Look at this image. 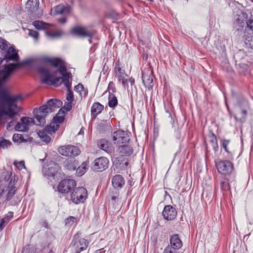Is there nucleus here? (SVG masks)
<instances>
[{
    "mask_svg": "<svg viewBox=\"0 0 253 253\" xmlns=\"http://www.w3.org/2000/svg\"><path fill=\"white\" fill-rule=\"evenodd\" d=\"M11 144V142L6 139H3L0 140V148L3 149L7 148L8 146H10Z\"/></svg>",
    "mask_w": 253,
    "mask_h": 253,
    "instance_id": "43",
    "label": "nucleus"
},
{
    "mask_svg": "<svg viewBox=\"0 0 253 253\" xmlns=\"http://www.w3.org/2000/svg\"><path fill=\"white\" fill-rule=\"evenodd\" d=\"M87 197V191L85 188L83 187L75 188L71 195L72 201L76 204L83 203Z\"/></svg>",
    "mask_w": 253,
    "mask_h": 253,
    "instance_id": "8",
    "label": "nucleus"
},
{
    "mask_svg": "<svg viewBox=\"0 0 253 253\" xmlns=\"http://www.w3.org/2000/svg\"><path fill=\"white\" fill-rule=\"evenodd\" d=\"M112 136L114 143L119 145H121V144H126L129 140V137L126 132L121 129L114 132L112 134Z\"/></svg>",
    "mask_w": 253,
    "mask_h": 253,
    "instance_id": "15",
    "label": "nucleus"
},
{
    "mask_svg": "<svg viewBox=\"0 0 253 253\" xmlns=\"http://www.w3.org/2000/svg\"><path fill=\"white\" fill-rule=\"evenodd\" d=\"M71 33L72 35H76L81 37H89L91 39L94 35L92 31L88 30L86 28L81 27H75L73 28Z\"/></svg>",
    "mask_w": 253,
    "mask_h": 253,
    "instance_id": "17",
    "label": "nucleus"
},
{
    "mask_svg": "<svg viewBox=\"0 0 253 253\" xmlns=\"http://www.w3.org/2000/svg\"><path fill=\"white\" fill-rule=\"evenodd\" d=\"M126 77L127 75L125 74V71L122 70L121 67H118L116 71V77L118 79V81L121 83L124 86L127 84Z\"/></svg>",
    "mask_w": 253,
    "mask_h": 253,
    "instance_id": "23",
    "label": "nucleus"
},
{
    "mask_svg": "<svg viewBox=\"0 0 253 253\" xmlns=\"http://www.w3.org/2000/svg\"><path fill=\"white\" fill-rule=\"evenodd\" d=\"M21 98L20 95L11 96L6 91L0 93V120L4 115L12 119L18 114L15 111L18 108L17 101Z\"/></svg>",
    "mask_w": 253,
    "mask_h": 253,
    "instance_id": "2",
    "label": "nucleus"
},
{
    "mask_svg": "<svg viewBox=\"0 0 253 253\" xmlns=\"http://www.w3.org/2000/svg\"><path fill=\"white\" fill-rule=\"evenodd\" d=\"M70 78H64L62 83H63L66 87L67 91L71 90V83L69 81Z\"/></svg>",
    "mask_w": 253,
    "mask_h": 253,
    "instance_id": "49",
    "label": "nucleus"
},
{
    "mask_svg": "<svg viewBox=\"0 0 253 253\" xmlns=\"http://www.w3.org/2000/svg\"><path fill=\"white\" fill-rule=\"evenodd\" d=\"M129 82L130 83V84H131V85H133V84H134V82H135V81H134V79H133V78H130V79H129Z\"/></svg>",
    "mask_w": 253,
    "mask_h": 253,
    "instance_id": "61",
    "label": "nucleus"
},
{
    "mask_svg": "<svg viewBox=\"0 0 253 253\" xmlns=\"http://www.w3.org/2000/svg\"><path fill=\"white\" fill-rule=\"evenodd\" d=\"M4 53L3 60H5L7 62L11 60L17 61L19 60L18 52L13 46L9 47Z\"/></svg>",
    "mask_w": 253,
    "mask_h": 253,
    "instance_id": "18",
    "label": "nucleus"
},
{
    "mask_svg": "<svg viewBox=\"0 0 253 253\" xmlns=\"http://www.w3.org/2000/svg\"><path fill=\"white\" fill-rule=\"evenodd\" d=\"M239 115H240L241 116L240 118V121L241 122H245L247 115V111L244 109L241 110Z\"/></svg>",
    "mask_w": 253,
    "mask_h": 253,
    "instance_id": "50",
    "label": "nucleus"
},
{
    "mask_svg": "<svg viewBox=\"0 0 253 253\" xmlns=\"http://www.w3.org/2000/svg\"><path fill=\"white\" fill-rule=\"evenodd\" d=\"M125 181L124 177L120 174H116L112 178V184L115 189H121L125 185Z\"/></svg>",
    "mask_w": 253,
    "mask_h": 253,
    "instance_id": "20",
    "label": "nucleus"
},
{
    "mask_svg": "<svg viewBox=\"0 0 253 253\" xmlns=\"http://www.w3.org/2000/svg\"><path fill=\"white\" fill-rule=\"evenodd\" d=\"M65 166L70 170H74L76 169L77 164L75 161H68L65 162Z\"/></svg>",
    "mask_w": 253,
    "mask_h": 253,
    "instance_id": "36",
    "label": "nucleus"
},
{
    "mask_svg": "<svg viewBox=\"0 0 253 253\" xmlns=\"http://www.w3.org/2000/svg\"><path fill=\"white\" fill-rule=\"evenodd\" d=\"M62 102L57 99H51L49 100L46 104L41 106L39 109H34L33 114L35 119L30 117H22L20 121L29 129V126L36 125L41 126L45 125V117L49 113L54 111L55 109L62 106Z\"/></svg>",
    "mask_w": 253,
    "mask_h": 253,
    "instance_id": "1",
    "label": "nucleus"
},
{
    "mask_svg": "<svg viewBox=\"0 0 253 253\" xmlns=\"http://www.w3.org/2000/svg\"><path fill=\"white\" fill-rule=\"evenodd\" d=\"M52 58L48 57H46V56L42 57L41 58V60H42V61L43 63H50V64H51V62L52 61Z\"/></svg>",
    "mask_w": 253,
    "mask_h": 253,
    "instance_id": "56",
    "label": "nucleus"
},
{
    "mask_svg": "<svg viewBox=\"0 0 253 253\" xmlns=\"http://www.w3.org/2000/svg\"><path fill=\"white\" fill-rule=\"evenodd\" d=\"M234 18L233 27L238 35L243 33L245 25L246 29L253 31V16L250 12H244L238 9Z\"/></svg>",
    "mask_w": 253,
    "mask_h": 253,
    "instance_id": "3",
    "label": "nucleus"
},
{
    "mask_svg": "<svg viewBox=\"0 0 253 253\" xmlns=\"http://www.w3.org/2000/svg\"><path fill=\"white\" fill-rule=\"evenodd\" d=\"M82 89H84V85L81 83H79L78 85H76L74 87V90L76 92L79 93L81 91V90H82Z\"/></svg>",
    "mask_w": 253,
    "mask_h": 253,
    "instance_id": "55",
    "label": "nucleus"
},
{
    "mask_svg": "<svg viewBox=\"0 0 253 253\" xmlns=\"http://www.w3.org/2000/svg\"><path fill=\"white\" fill-rule=\"evenodd\" d=\"M13 216V212L12 211H9L3 218L1 219L0 222V231H2L4 228Z\"/></svg>",
    "mask_w": 253,
    "mask_h": 253,
    "instance_id": "26",
    "label": "nucleus"
},
{
    "mask_svg": "<svg viewBox=\"0 0 253 253\" xmlns=\"http://www.w3.org/2000/svg\"><path fill=\"white\" fill-rule=\"evenodd\" d=\"M33 25L37 29H47L49 27V25L45 22L40 21H35L33 22Z\"/></svg>",
    "mask_w": 253,
    "mask_h": 253,
    "instance_id": "32",
    "label": "nucleus"
},
{
    "mask_svg": "<svg viewBox=\"0 0 253 253\" xmlns=\"http://www.w3.org/2000/svg\"><path fill=\"white\" fill-rule=\"evenodd\" d=\"M38 134L42 140L45 143H48L51 140L50 136L44 131H40Z\"/></svg>",
    "mask_w": 253,
    "mask_h": 253,
    "instance_id": "37",
    "label": "nucleus"
},
{
    "mask_svg": "<svg viewBox=\"0 0 253 253\" xmlns=\"http://www.w3.org/2000/svg\"><path fill=\"white\" fill-rule=\"evenodd\" d=\"M104 109V106L99 102H95L93 104L91 108V114L94 116H96L99 114Z\"/></svg>",
    "mask_w": 253,
    "mask_h": 253,
    "instance_id": "27",
    "label": "nucleus"
},
{
    "mask_svg": "<svg viewBox=\"0 0 253 253\" xmlns=\"http://www.w3.org/2000/svg\"><path fill=\"white\" fill-rule=\"evenodd\" d=\"M79 93L81 97H85L87 95L88 90L87 88H85L84 87V89L81 90V91L79 92Z\"/></svg>",
    "mask_w": 253,
    "mask_h": 253,
    "instance_id": "54",
    "label": "nucleus"
},
{
    "mask_svg": "<svg viewBox=\"0 0 253 253\" xmlns=\"http://www.w3.org/2000/svg\"><path fill=\"white\" fill-rule=\"evenodd\" d=\"M142 82L145 86L149 89H152L153 87V78L150 74H147L142 73Z\"/></svg>",
    "mask_w": 253,
    "mask_h": 253,
    "instance_id": "24",
    "label": "nucleus"
},
{
    "mask_svg": "<svg viewBox=\"0 0 253 253\" xmlns=\"http://www.w3.org/2000/svg\"><path fill=\"white\" fill-rule=\"evenodd\" d=\"M220 188L222 191H227L230 189L228 180L226 178H222L220 183Z\"/></svg>",
    "mask_w": 253,
    "mask_h": 253,
    "instance_id": "35",
    "label": "nucleus"
},
{
    "mask_svg": "<svg viewBox=\"0 0 253 253\" xmlns=\"http://www.w3.org/2000/svg\"><path fill=\"white\" fill-rule=\"evenodd\" d=\"M69 219L71 221H74V220L75 219V217L73 216H70V217L68 218L67 220H68Z\"/></svg>",
    "mask_w": 253,
    "mask_h": 253,
    "instance_id": "63",
    "label": "nucleus"
},
{
    "mask_svg": "<svg viewBox=\"0 0 253 253\" xmlns=\"http://www.w3.org/2000/svg\"><path fill=\"white\" fill-rule=\"evenodd\" d=\"M212 138L211 140V142L212 143V146L214 151L216 152L218 149V145L216 139V137L213 133L212 134Z\"/></svg>",
    "mask_w": 253,
    "mask_h": 253,
    "instance_id": "42",
    "label": "nucleus"
},
{
    "mask_svg": "<svg viewBox=\"0 0 253 253\" xmlns=\"http://www.w3.org/2000/svg\"><path fill=\"white\" fill-rule=\"evenodd\" d=\"M78 238V235L76 234L70 246L71 251L75 253H80L82 251L86 250L89 243L87 240L85 239Z\"/></svg>",
    "mask_w": 253,
    "mask_h": 253,
    "instance_id": "5",
    "label": "nucleus"
},
{
    "mask_svg": "<svg viewBox=\"0 0 253 253\" xmlns=\"http://www.w3.org/2000/svg\"><path fill=\"white\" fill-rule=\"evenodd\" d=\"M230 140L228 139H224L222 141V146L226 152L227 153V158L230 160L233 159L234 152L229 151L228 147L229 144L230 143Z\"/></svg>",
    "mask_w": 253,
    "mask_h": 253,
    "instance_id": "28",
    "label": "nucleus"
},
{
    "mask_svg": "<svg viewBox=\"0 0 253 253\" xmlns=\"http://www.w3.org/2000/svg\"><path fill=\"white\" fill-rule=\"evenodd\" d=\"M72 103L70 101H67L65 102L63 107L60 109L58 111L59 114H65L67 112L70 111L72 108Z\"/></svg>",
    "mask_w": 253,
    "mask_h": 253,
    "instance_id": "29",
    "label": "nucleus"
},
{
    "mask_svg": "<svg viewBox=\"0 0 253 253\" xmlns=\"http://www.w3.org/2000/svg\"><path fill=\"white\" fill-rule=\"evenodd\" d=\"M15 182V179L13 180L12 178H11L8 182V186L5 189V192H6L5 200L7 201H10L9 204L13 206L18 205L20 201L18 198L16 199V197L13 198L16 192V188L14 186Z\"/></svg>",
    "mask_w": 253,
    "mask_h": 253,
    "instance_id": "6",
    "label": "nucleus"
},
{
    "mask_svg": "<svg viewBox=\"0 0 253 253\" xmlns=\"http://www.w3.org/2000/svg\"><path fill=\"white\" fill-rule=\"evenodd\" d=\"M61 60L59 58H54L52 59L51 64L55 67H57L61 63Z\"/></svg>",
    "mask_w": 253,
    "mask_h": 253,
    "instance_id": "53",
    "label": "nucleus"
},
{
    "mask_svg": "<svg viewBox=\"0 0 253 253\" xmlns=\"http://www.w3.org/2000/svg\"><path fill=\"white\" fill-rule=\"evenodd\" d=\"M67 69L65 66L60 65L59 67L58 71L60 74L62 76L63 78H70L72 77L71 74L70 72H67Z\"/></svg>",
    "mask_w": 253,
    "mask_h": 253,
    "instance_id": "30",
    "label": "nucleus"
},
{
    "mask_svg": "<svg viewBox=\"0 0 253 253\" xmlns=\"http://www.w3.org/2000/svg\"><path fill=\"white\" fill-rule=\"evenodd\" d=\"M67 69L65 66L60 65L59 67L58 71L60 74L62 76L63 78H70L72 77L71 74L70 72H67Z\"/></svg>",
    "mask_w": 253,
    "mask_h": 253,
    "instance_id": "31",
    "label": "nucleus"
},
{
    "mask_svg": "<svg viewBox=\"0 0 253 253\" xmlns=\"http://www.w3.org/2000/svg\"><path fill=\"white\" fill-rule=\"evenodd\" d=\"M28 35L29 36L33 38L35 40H38L39 39V33L36 31L29 30Z\"/></svg>",
    "mask_w": 253,
    "mask_h": 253,
    "instance_id": "45",
    "label": "nucleus"
},
{
    "mask_svg": "<svg viewBox=\"0 0 253 253\" xmlns=\"http://www.w3.org/2000/svg\"><path fill=\"white\" fill-rule=\"evenodd\" d=\"M59 169V167L56 163L50 161L48 164L43 166L42 172L47 178H54V175L57 173Z\"/></svg>",
    "mask_w": 253,
    "mask_h": 253,
    "instance_id": "10",
    "label": "nucleus"
},
{
    "mask_svg": "<svg viewBox=\"0 0 253 253\" xmlns=\"http://www.w3.org/2000/svg\"><path fill=\"white\" fill-rule=\"evenodd\" d=\"M38 72L42 76L41 82L43 84L58 86L63 82L64 78L60 77L55 78L54 75H52L49 70L45 67H39Z\"/></svg>",
    "mask_w": 253,
    "mask_h": 253,
    "instance_id": "4",
    "label": "nucleus"
},
{
    "mask_svg": "<svg viewBox=\"0 0 253 253\" xmlns=\"http://www.w3.org/2000/svg\"><path fill=\"white\" fill-rule=\"evenodd\" d=\"M177 250L168 246L164 250L163 253H176Z\"/></svg>",
    "mask_w": 253,
    "mask_h": 253,
    "instance_id": "51",
    "label": "nucleus"
},
{
    "mask_svg": "<svg viewBox=\"0 0 253 253\" xmlns=\"http://www.w3.org/2000/svg\"><path fill=\"white\" fill-rule=\"evenodd\" d=\"M118 196H113L112 197V200L114 201V202H116V200L118 199Z\"/></svg>",
    "mask_w": 253,
    "mask_h": 253,
    "instance_id": "62",
    "label": "nucleus"
},
{
    "mask_svg": "<svg viewBox=\"0 0 253 253\" xmlns=\"http://www.w3.org/2000/svg\"><path fill=\"white\" fill-rule=\"evenodd\" d=\"M58 151L63 156L71 157L77 156L80 153V150L77 147L71 145L60 146Z\"/></svg>",
    "mask_w": 253,
    "mask_h": 253,
    "instance_id": "11",
    "label": "nucleus"
},
{
    "mask_svg": "<svg viewBox=\"0 0 253 253\" xmlns=\"http://www.w3.org/2000/svg\"><path fill=\"white\" fill-rule=\"evenodd\" d=\"M22 253H36V250L33 247L28 246L23 249Z\"/></svg>",
    "mask_w": 253,
    "mask_h": 253,
    "instance_id": "41",
    "label": "nucleus"
},
{
    "mask_svg": "<svg viewBox=\"0 0 253 253\" xmlns=\"http://www.w3.org/2000/svg\"><path fill=\"white\" fill-rule=\"evenodd\" d=\"M8 48V42L2 38H0V49L1 52H5Z\"/></svg>",
    "mask_w": 253,
    "mask_h": 253,
    "instance_id": "38",
    "label": "nucleus"
},
{
    "mask_svg": "<svg viewBox=\"0 0 253 253\" xmlns=\"http://www.w3.org/2000/svg\"><path fill=\"white\" fill-rule=\"evenodd\" d=\"M118 151L122 156H129L133 153V150L131 146L125 144L119 146Z\"/></svg>",
    "mask_w": 253,
    "mask_h": 253,
    "instance_id": "25",
    "label": "nucleus"
},
{
    "mask_svg": "<svg viewBox=\"0 0 253 253\" xmlns=\"http://www.w3.org/2000/svg\"><path fill=\"white\" fill-rule=\"evenodd\" d=\"M67 101H70L73 102L74 100V96L73 92L72 90L67 91V94L66 98Z\"/></svg>",
    "mask_w": 253,
    "mask_h": 253,
    "instance_id": "46",
    "label": "nucleus"
},
{
    "mask_svg": "<svg viewBox=\"0 0 253 253\" xmlns=\"http://www.w3.org/2000/svg\"><path fill=\"white\" fill-rule=\"evenodd\" d=\"M109 161L104 157L95 159L92 163V169L96 172L102 171L108 167Z\"/></svg>",
    "mask_w": 253,
    "mask_h": 253,
    "instance_id": "14",
    "label": "nucleus"
},
{
    "mask_svg": "<svg viewBox=\"0 0 253 253\" xmlns=\"http://www.w3.org/2000/svg\"><path fill=\"white\" fill-rule=\"evenodd\" d=\"M20 66V63H11L5 65L3 69L0 70V90L2 88L3 82L6 81L11 73Z\"/></svg>",
    "mask_w": 253,
    "mask_h": 253,
    "instance_id": "9",
    "label": "nucleus"
},
{
    "mask_svg": "<svg viewBox=\"0 0 253 253\" xmlns=\"http://www.w3.org/2000/svg\"><path fill=\"white\" fill-rule=\"evenodd\" d=\"M10 174H7V175H6L4 178V181L5 182H8L9 181V180L10 179Z\"/></svg>",
    "mask_w": 253,
    "mask_h": 253,
    "instance_id": "60",
    "label": "nucleus"
},
{
    "mask_svg": "<svg viewBox=\"0 0 253 253\" xmlns=\"http://www.w3.org/2000/svg\"><path fill=\"white\" fill-rule=\"evenodd\" d=\"M16 120H12L11 121L8 123L7 125V129H10L11 127H12L16 123Z\"/></svg>",
    "mask_w": 253,
    "mask_h": 253,
    "instance_id": "57",
    "label": "nucleus"
},
{
    "mask_svg": "<svg viewBox=\"0 0 253 253\" xmlns=\"http://www.w3.org/2000/svg\"><path fill=\"white\" fill-rule=\"evenodd\" d=\"M215 166L218 172L222 174L230 173L233 169V164L227 160L216 161Z\"/></svg>",
    "mask_w": 253,
    "mask_h": 253,
    "instance_id": "13",
    "label": "nucleus"
},
{
    "mask_svg": "<svg viewBox=\"0 0 253 253\" xmlns=\"http://www.w3.org/2000/svg\"><path fill=\"white\" fill-rule=\"evenodd\" d=\"M110 126L106 122H103L100 123L98 126L97 129L101 133H104L110 129Z\"/></svg>",
    "mask_w": 253,
    "mask_h": 253,
    "instance_id": "33",
    "label": "nucleus"
},
{
    "mask_svg": "<svg viewBox=\"0 0 253 253\" xmlns=\"http://www.w3.org/2000/svg\"><path fill=\"white\" fill-rule=\"evenodd\" d=\"M23 138L22 135L20 134H14L13 135L12 139L14 142H19Z\"/></svg>",
    "mask_w": 253,
    "mask_h": 253,
    "instance_id": "52",
    "label": "nucleus"
},
{
    "mask_svg": "<svg viewBox=\"0 0 253 253\" xmlns=\"http://www.w3.org/2000/svg\"><path fill=\"white\" fill-rule=\"evenodd\" d=\"M58 21L62 24H64L66 22L67 19L66 17L61 18L58 19Z\"/></svg>",
    "mask_w": 253,
    "mask_h": 253,
    "instance_id": "59",
    "label": "nucleus"
},
{
    "mask_svg": "<svg viewBox=\"0 0 253 253\" xmlns=\"http://www.w3.org/2000/svg\"><path fill=\"white\" fill-rule=\"evenodd\" d=\"M76 186V182L73 179L62 180L57 187L58 191L61 193L67 194L73 190Z\"/></svg>",
    "mask_w": 253,
    "mask_h": 253,
    "instance_id": "12",
    "label": "nucleus"
},
{
    "mask_svg": "<svg viewBox=\"0 0 253 253\" xmlns=\"http://www.w3.org/2000/svg\"><path fill=\"white\" fill-rule=\"evenodd\" d=\"M170 245L172 248L178 250L182 246V243L181 240L179 239V236L177 234H174L171 235L169 239Z\"/></svg>",
    "mask_w": 253,
    "mask_h": 253,
    "instance_id": "22",
    "label": "nucleus"
},
{
    "mask_svg": "<svg viewBox=\"0 0 253 253\" xmlns=\"http://www.w3.org/2000/svg\"><path fill=\"white\" fill-rule=\"evenodd\" d=\"M14 166L19 169L21 170L23 169H25V163L23 161L20 162H15L14 163Z\"/></svg>",
    "mask_w": 253,
    "mask_h": 253,
    "instance_id": "48",
    "label": "nucleus"
},
{
    "mask_svg": "<svg viewBox=\"0 0 253 253\" xmlns=\"http://www.w3.org/2000/svg\"><path fill=\"white\" fill-rule=\"evenodd\" d=\"M46 34L48 35H49L50 36H51V37H55L56 36L55 34H49L48 32H46Z\"/></svg>",
    "mask_w": 253,
    "mask_h": 253,
    "instance_id": "64",
    "label": "nucleus"
},
{
    "mask_svg": "<svg viewBox=\"0 0 253 253\" xmlns=\"http://www.w3.org/2000/svg\"><path fill=\"white\" fill-rule=\"evenodd\" d=\"M175 136L178 139H180V132L179 129H177L174 131Z\"/></svg>",
    "mask_w": 253,
    "mask_h": 253,
    "instance_id": "58",
    "label": "nucleus"
},
{
    "mask_svg": "<svg viewBox=\"0 0 253 253\" xmlns=\"http://www.w3.org/2000/svg\"><path fill=\"white\" fill-rule=\"evenodd\" d=\"M65 114H59L58 113L54 117V121L56 124H60L63 122L65 118Z\"/></svg>",
    "mask_w": 253,
    "mask_h": 253,
    "instance_id": "40",
    "label": "nucleus"
},
{
    "mask_svg": "<svg viewBox=\"0 0 253 253\" xmlns=\"http://www.w3.org/2000/svg\"><path fill=\"white\" fill-rule=\"evenodd\" d=\"M39 6V0H28L26 4L25 8L32 17L36 18L42 15V11Z\"/></svg>",
    "mask_w": 253,
    "mask_h": 253,
    "instance_id": "7",
    "label": "nucleus"
},
{
    "mask_svg": "<svg viewBox=\"0 0 253 253\" xmlns=\"http://www.w3.org/2000/svg\"><path fill=\"white\" fill-rule=\"evenodd\" d=\"M108 105L111 108H114L118 104V99L117 97L113 94H109Z\"/></svg>",
    "mask_w": 253,
    "mask_h": 253,
    "instance_id": "34",
    "label": "nucleus"
},
{
    "mask_svg": "<svg viewBox=\"0 0 253 253\" xmlns=\"http://www.w3.org/2000/svg\"><path fill=\"white\" fill-rule=\"evenodd\" d=\"M177 214L176 209L169 205L165 206L162 212L164 218L168 221L174 220L176 218Z\"/></svg>",
    "mask_w": 253,
    "mask_h": 253,
    "instance_id": "16",
    "label": "nucleus"
},
{
    "mask_svg": "<svg viewBox=\"0 0 253 253\" xmlns=\"http://www.w3.org/2000/svg\"><path fill=\"white\" fill-rule=\"evenodd\" d=\"M237 68H238L239 70V72L240 73L244 72L247 71L248 69V66L247 64L244 63H239L236 64Z\"/></svg>",
    "mask_w": 253,
    "mask_h": 253,
    "instance_id": "44",
    "label": "nucleus"
},
{
    "mask_svg": "<svg viewBox=\"0 0 253 253\" xmlns=\"http://www.w3.org/2000/svg\"><path fill=\"white\" fill-rule=\"evenodd\" d=\"M15 129L17 131L26 132L28 131V128L24 125L23 123H18L15 126Z\"/></svg>",
    "mask_w": 253,
    "mask_h": 253,
    "instance_id": "39",
    "label": "nucleus"
},
{
    "mask_svg": "<svg viewBox=\"0 0 253 253\" xmlns=\"http://www.w3.org/2000/svg\"><path fill=\"white\" fill-rule=\"evenodd\" d=\"M97 146L100 149L108 153L112 152L111 143L105 139H101L97 141Z\"/></svg>",
    "mask_w": 253,
    "mask_h": 253,
    "instance_id": "21",
    "label": "nucleus"
},
{
    "mask_svg": "<svg viewBox=\"0 0 253 253\" xmlns=\"http://www.w3.org/2000/svg\"><path fill=\"white\" fill-rule=\"evenodd\" d=\"M71 10V7L70 6H64L63 5H58L51 10V13L53 15L58 14H63L66 15L69 14Z\"/></svg>",
    "mask_w": 253,
    "mask_h": 253,
    "instance_id": "19",
    "label": "nucleus"
},
{
    "mask_svg": "<svg viewBox=\"0 0 253 253\" xmlns=\"http://www.w3.org/2000/svg\"><path fill=\"white\" fill-rule=\"evenodd\" d=\"M86 169V168L85 166L79 167L77 169V174L78 176H82L85 172Z\"/></svg>",
    "mask_w": 253,
    "mask_h": 253,
    "instance_id": "47",
    "label": "nucleus"
}]
</instances>
